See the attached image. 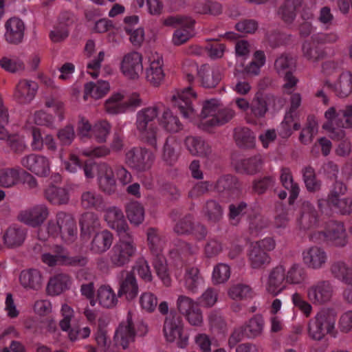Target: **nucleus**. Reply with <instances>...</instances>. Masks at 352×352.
I'll list each match as a JSON object with an SVG mask.
<instances>
[{
  "instance_id": "obj_33",
  "label": "nucleus",
  "mask_w": 352,
  "mask_h": 352,
  "mask_svg": "<svg viewBox=\"0 0 352 352\" xmlns=\"http://www.w3.org/2000/svg\"><path fill=\"white\" fill-rule=\"evenodd\" d=\"M233 137L236 144L240 148H252L255 145V135L248 127L235 128Z\"/></svg>"
},
{
  "instance_id": "obj_18",
  "label": "nucleus",
  "mask_w": 352,
  "mask_h": 352,
  "mask_svg": "<svg viewBox=\"0 0 352 352\" xmlns=\"http://www.w3.org/2000/svg\"><path fill=\"white\" fill-rule=\"evenodd\" d=\"M105 220L109 226L116 231L118 236L132 233L122 210L117 207L107 209Z\"/></svg>"
},
{
  "instance_id": "obj_30",
  "label": "nucleus",
  "mask_w": 352,
  "mask_h": 352,
  "mask_svg": "<svg viewBox=\"0 0 352 352\" xmlns=\"http://www.w3.org/2000/svg\"><path fill=\"white\" fill-rule=\"evenodd\" d=\"M80 201L81 207L87 210H102L105 207L102 196L93 190L82 192L80 195Z\"/></svg>"
},
{
  "instance_id": "obj_38",
  "label": "nucleus",
  "mask_w": 352,
  "mask_h": 352,
  "mask_svg": "<svg viewBox=\"0 0 352 352\" xmlns=\"http://www.w3.org/2000/svg\"><path fill=\"white\" fill-rule=\"evenodd\" d=\"M223 208L214 199H208L202 208V214L206 219L212 223L219 222L223 217Z\"/></svg>"
},
{
  "instance_id": "obj_35",
  "label": "nucleus",
  "mask_w": 352,
  "mask_h": 352,
  "mask_svg": "<svg viewBox=\"0 0 352 352\" xmlns=\"http://www.w3.org/2000/svg\"><path fill=\"white\" fill-rule=\"evenodd\" d=\"M280 179L282 185L289 191V204H293L298 197L300 188L298 184L294 182L292 172L289 168H282Z\"/></svg>"
},
{
  "instance_id": "obj_1",
  "label": "nucleus",
  "mask_w": 352,
  "mask_h": 352,
  "mask_svg": "<svg viewBox=\"0 0 352 352\" xmlns=\"http://www.w3.org/2000/svg\"><path fill=\"white\" fill-rule=\"evenodd\" d=\"M159 115L157 105L148 107L137 113L135 129L140 140L155 151L158 149V141L162 138L161 130L156 122Z\"/></svg>"
},
{
  "instance_id": "obj_40",
  "label": "nucleus",
  "mask_w": 352,
  "mask_h": 352,
  "mask_svg": "<svg viewBox=\"0 0 352 352\" xmlns=\"http://www.w3.org/2000/svg\"><path fill=\"white\" fill-rule=\"evenodd\" d=\"M240 184L238 179L232 175H224L218 178L213 188L219 193H232L238 190Z\"/></svg>"
},
{
  "instance_id": "obj_55",
  "label": "nucleus",
  "mask_w": 352,
  "mask_h": 352,
  "mask_svg": "<svg viewBox=\"0 0 352 352\" xmlns=\"http://www.w3.org/2000/svg\"><path fill=\"white\" fill-rule=\"evenodd\" d=\"M97 297L100 305L106 308L114 307L118 302L116 294L109 286H101L98 290Z\"/></svg>"
},
{
  "instance_id": "obj_10",
  "label": "nucleus",
  "mask_w": 352,
  "mask_h": 352,
  "mask_svg": "<svg viewBox=\"0 0 352 352\" xmlns=\"http://www.w3.org/2000/svg\"><path fill=\"white\" fill-rule=\"evenodd\" d=\"M117 280L118 297H124L129 301L133 300L137 297L139 287L133 272L122 270L118 274Z\"/></svg>"
},
{
  "instance_id": "obj_27",
  "label": "nucleus",
  "mask_w": 352,
  "mask_h": 352,
  "mask_svg": "<svg viewBox=\"0 0 352 352\" xmlns=\"http://www.w3.org/2000/svg\"><path fill=\"white\" fill-rule=\"evenodd\" d=\"M320 43L315 36L311 40L304 42L302 46L303 56L311 63H317L323 60L326 56L324 50L319 46Z\"/></svg>"
},
{
  "instance_id": "obj_50",
  "label": "nucleus",
  "mask_w": 352,
  "mask_h": 352,
  "mask_svg": "<svg viewBox=\"0 0 352 352\" xmlns=\"http://www.w3.org/2000/svg\"><path fill=\"white\" fill-rule=\"evenodd\" d=\"M126 217L131 223L139 226L144 220V208L138 201H131L126 206Z\"/></svg>"
},
{
  "instance_id": "obj_64",
  "label": "nucleus",
  "mask_w": 352,
  "mask_h": 352,
  "mask_svg": "<svg viewBox=\"0 0 352 352\" xmlns=\"http://www.w3.org/2000/svg\"><path fill=\"white\" fill-rule=\"evenodd\" d=\"M80 224L82 230L91 232L99 227L100 221L98 217L94 213L85 212L81 216Z\"/></svg>"
},
{
  "instance_id": "obj_7",
  "label": "nucleus",
  "mask_w": 352,
  "mask_h": 352,
  "mask_svg": "<svg viewBox=\"0 0 352 352\" xmlns=\"http://www.w3.org/2000/svg\"><path fill=\"white\" fill-rule=\"evenodd\" d=\"M154 160L153 152L145 147H133L125 153V163L138 172L149 170Z\"/></svg>"
},
{
  "instance_id": "obj_42",
  "label": "nucleus",
  "mask_w": 352,
  "mask_h": 352,
  "mask_svg": "<svg viewBox=\"0 0 352 352\" xmlns=\"http://www.w3.org/2000/svg\"><path fill=\"white\" fill-rule=\"evenodd\" d=\"M332 91L340 97L345 98L352 93V74L349 71L342 72L338 82L333 85Z\"/></svg>"
},
{
  "instance_id": "obj_44",
  "label": "nucleus",
  "mask_w": 352,
  "mask_h": 352,
  "mask_svg": "<svg viewBox=\"0 0 352 352\" xmlns=\"http://www.w3.org/2000/svg\"><path fill=\"white\" fill-rule=\"evenodd\" d=\"M146 238L151 253L153 254H161L165 245V239L158 229L148 228L146 230Z\"/></svg>"
},
{
  "instance_id": "obj_26",
  "label": "nucleus",
  "mask_w": 352,
  "mask_h": 352,
  "mask_svg": "<svg viewBox=\"0 0 352 352\" xmlns=\"http://www.w3.org/2000/svg\"><path fill=\"white\" fill-rule=\"evenodd\" d=\"M45 199L54 206L66 205L69 201V191L63 187L50 185L43 191Z\"/></svg>"
},
{
  "instance_id": "obj_11",
  "label": "nucleus",
  "mask_w": 352,
  "mask_h": 352,
  "mask_svg": "<svg viewBox=\"0 0 352 352\" xmlns=\"http://www.w3.org/2000/svg\"><path fill=\"white\" fill-rule=\"evenodd\" d=\"M177 309L185 316L188 322L193 326H201L203 316L199 305L190 298L181 295L177 300Z\"/></svg>"
},
{
  "instance_id": "obj_29",
  "label": "nucleus",
  "mask_w": 352,
  "mask_h": 352,
  "mask_svg": "<svg viewBox=\"0 0 352 352\" xmlns=\"http://www.w3.org/2000/svg\"><path fill=\"white\" fill-rule=\"evenodd\" d=\"M26 232L24 229L17 226H10L3 233L2 239L8 248L21 246L25 239Z\"/></svg>"
},
{
  "instance_id": "obj_46",
  "label": "nucleus",
  "mask_w": 352,
  "mask_h": 352,
  "mask_svg": "<svg viewBox=\"0 0 352 352\" xmlns=\"http://www.w3.org/2000/svg\"><path fill=\"white\" fill-rule=\"evenodd\" d=\"M274 67L279 76L294 72L296 67V60L289 54H282L276 58Z\"/></svg>"
},
{
  "instance_id": "obj_53",
  "label": "nucleus",
  "mask_w": 352,
  "mask_h": 352,
  "mask_svg": "<svg viewBox=\"0 0 352 352\" xmlns=\"http://www.w3.org/2000/svg\"><path fill=\"white\" fill-rule=\"evenodd\" d=\"M307 278L306 270L298 263H294L286 272V280L292 285L302 284Z\"/></svg>"
},
{
  "instance_id": "obj_17",
  "label": "nucleus",
  "mask_w": 352,
  "mask_h": 352,
  "mask_svg": "<svg viewBox=\"0 0 352 352\" xmlns=\"http://www.w3.org/2000/svg\"><path fill=\"white\" fill-rule=\"evenodd\" d=\"M190 67L192 68V70L198 72L201 85L206 88L215 87L219 83L223 76L222 69L219 67H213L211 70L208 69L206 66H201L200 69H198L195 63L191 64Z\"/></svg>"
},
{
  "instance_id": "obj_58",
  "label": "nucleus",
  "mask_w": 352,
  "mask_h": 352,
  "mask_svg": "<svg viewBox=\"0 0 352 352\" xmlns=\"http://www.w3.org/2000/svg\"><path fill=\"white\" fill-rule=\"evenodd\" d=\"M336 317L333 311L324 309L318 312L314 319L329 333L334 329Z\"/></svg>"
},
{
  "instance_id": "obj_48",
  "label": "nucleus",
  "mask_w": 352,
  "mask_h": 352,
  "mask_svg": "<svg viewBox=\"0 0 352 352\" xmlns=\"http://www.w3.org/2000/svg\"><path fill=\"white\" fill-rule=\"evenodd\" d=\"M160 122L162 126L170 133H177L183 129V124L178 117L168 109L164 111Z\"/></svg>"
},
{
  "instance_id": "obj_19",
  "label": "nucleus",
  "mask_w": 352,
  "mask_h": 352,
  "mask_svg": "<svg viewBox=\"0 0 352 352\" xmlns=\"http://www.w3.org/2000/svg\"><path fill=\"white\" fill-rule=\"evenodd\" d=\"M149 66L146 69V78L153 86L158 87L164 78L163 60L158 54H153L148 59Z\"/></svg>"
},
{
  "instance_id": "obj_5",
  "label": "nucleus",
  "mask_w": 352,
  "mask_h": 352,
  "mask_svg": "<svg viewBox=\"0 0 352 352\" xmlns=\"http://www.w3.org/2000/svg\"><path fill=\"white\" fill-rule=\"evenodd\" d=\"M146 332L147 326L144 322L140 324L137 331L135 330L132 314L129 312L126 320L122 322L116 329L114 336L115 344L123 349H129L134 343L138 333L144 336Z\"/></svg>"
},
{
  "instance_id": "obj_6",
  "label": "nucleus",
  "mask_w": 352,
  "mask_h": 352,
  "mask_svg": "<svg viewBox=\"0 0 352 352\" xmlns=\"http://www.w3.org/2000/svg\"><path fill=\"white\" fill-rule=\"evenodd\" d=\"M169 100L173 107H177L185 118H193L197 115L195 102L197 94L191 87L175 90L169 96Z\"/></svg>"
},
{
  "instance_id": "obj_24",
  "label": "nucleus",
  "mask_w": 352,
  "mask_h": 352,
  "mask_svg": "<svg viewBox=\"0 0 352 352\" xmlns=\"http://www.w3.org/2000/svg\"><path fill=\"white\" fill-rule=\"evenodd\" d=\"M184 144L193 156L207 157L212 152L210 146L199 136H187L184 140Z\"/></svg>"
},
{
  "instance_id": "obj_45",
  "label": "nucleus",
  "mask_w": 352,
  "mask_h": 352,
  "mask_svg": "<svg viewBox=\"0 0 352 352\" xmlns=\"http://www.w3.org/2000/svg\"><path fill=\"white\" fill-rule=\"evenodd\" d=\"M109 90V85L106 81H98L97 83L88 82L84 87V99L87 100L90 96L94 99L103 97Z\"/></svg>"
},
{
  "instance_id": "obj_47",
  "label": "nucleus",
  "mask_w": 352,
  "mask_h": 352,
  "mask_svg": "<svg viewBox=\"0 0 352 352\" xmlns=\"http://www.w3.org/2000/svg\"><path fill=\"white\" fill-rule=\"evenodd\" d=\"M124 95L120 93L112 94L104 102V110L109 114H118L126 111V106L124 103Z\"/></svg>"
},
{
  "instance_id": "obj_56",
  "label": "nucleus",
  "mask_w": 352,
  "mask_h": 352,
  "mask_svg": "<svg viewBox=\"0 0 352 352\" xmlns=\"http://www.w3.org/2000/svg\"><path fill=\"white\" fill-rule=\"evenodd\" d=\"M318 124L313 116L307 118L305 127H304L299 136V140L304 144H310L318 132Z\"/></svg>"
},
{
  "instance_id": "obj_16",
  "label": "nucleus",
  "mask_w": 352,
  "mask_h": 352,
  "mask_svg": "<svg viewBox=\"0 0 352 352\" xmlns=\"http://www.w3.org/2000/svg\"><path fill=\"white\" fill-rule=\"evenodd\" d=\"M97 170L99 188L109 195L115 193L116 182L112 168L106 163H101Z\"/></svg>"
},
{
  "instance_id": "obj_32",
  "label": "nucleus",
  "mask_w": 352,
  "mask_h": 352,
  "mask_svg": "<svg viewBox=\"0 0 352 352\" xmlns=\"http://www.w3.org/2000/svg\"><path fill=\"white\" fill-rule=\"evenodd\" d=\"M318 222V212L314 206L308 201L302 203L299 223L302 228L308 230L314 228Z\"/></svg>"
},
{
  "instance_id": "obj_2",
  "label": "nucleus",
  "mask_w": 352,
  "mask_h": 352,
  "mask_svg": "<svg viewBox=\"0 0 352 352\" xmlns=\"http://www.w3.org/2000/svg\"><path fill=\"white\" fill-rule=\"evenodd\" d=\"M46 230L50 236L61 239L67 243H73L77 237L76 223L71 214L59 212L55 219L50 220L46 226Z\"/></svg>"
},
{
  "instance_id": "obj_14",
  "label": "nucleus",
  "mask_w": 352,
  "mask_h": 352,
  "mask_svg": "<svg viewBox=\"0 0 352 352\" xmlns=\"http://www.w3.org/2000/svg\"><path fill=\"white\" fill-rule=\"evenodd\" d=\"M121 70L126 77L138 79L143 72L142 54L137 52L125 54L121 62Z\"/></svg>"
},
{
  "instance_id": "obj_60",
  "label": "nucleus",
  "mask_w": 352,
  "mask_h": 352,
  "mask_svg": "<svg viewBox=\"0 0 352 352\" xmlns=\"http://www.w3.org/2000/svg\"><path fill=\"white\" fill-rule=\"evenodd\" d=\"M230 276V267L225 263H218L214 267L212 280L214 285L226 283Z\"/></svg>"
},
{
  "instance_id": "obj_34",
  "label": "nucleus",
  "mask_w": 352,
  "mask_h": 352,
  "mask_svg": "<svg viewBox=\"0 0 352 352\" xmlns=\"http://www.w3.org/2000/svg\"><path fill=\"white\" fill-rule=\"evenodd\" d=\"M248 260L250 266L254 269H260L269 265L271 261L270 256L258 246L251 244L248 252Z\"/></svg>"
},
{
  "instance_id": "obj_37",
  "label": "nucleus",
  "mask_w": 352,
  "mask_h": 352,
  "mask_svg": "<svg viewBox=\"0 0 352 352\" xmlns=\"http://www.w3.org/2000/svg\"><path fill=\"white\" fill-rule=\"evenodd\" d=\"M71 285V277L67 274H58L51 278L47 287L50 295L56 296L67 289Z\"/></svg>"
},
{
  "instance_id": "obj_62",
  "label": "nucleus",
  "mask_w": 352,
  "mask_h": 352,
  "mask_svg": "<svg viewBox=\"0 0 352 352\" xmlns=\"http://www.w3.org/2000/svg\"><path fill=\"white\" fill-rule=\"evenodd\" d=\"M110 130L111 125L107 120H100L94 125L91 130V136L96 138L98 142H103L106 141Z\"/></svg>"
},
{
  "instance_id": "obj_3",
  "label": "nucleus",
  "mask_w": 352,
  "mask_h": 352,
  "mask_svg": "<svg viewBox=\"0 0 352 352\" xmlns=\"http://www.w3.org/2000/svg\"><path fill=\"white\" fill-rule=\"evenodd\" d=\"M119 240L109 253L113 267H121L127 265L135 256L137 246L132 233L119 235Z\"/></svg>"
},
{
  "instance_id": "obj_25",
  "label": "nucleus",
  "mask_w": 352,
  "mask_h": 352,
  "mask_svg": "<svg viewBox=\"0 0 352 352\" xmlns=\"http://www.w3.org/2000/svg\"><path fill=\"white\" fill-rule=\"evenodd\" d=\"M326 238L335 246H345L347 243V236L344 223L339 221L331 222L327 230Z\"/></svg>"
},
{
  "instance_id": "obj_51",
  "label": "nucleus",
  "mask_w": 352,
  "mask_h": 352,
  "mask_svg": "<svg viewBox=\"0 0 352 352\" xmlns=\"http://www.w3.org/2000/svg\"><path fill=\"white\" fill-rule=\"evenodd\" d=\"M155 258L153 261V265L159 276L162 280L164 285L168 287L170 285L171 279L168 273L166 259L162 254H153Z\"/></svg>"
},
{
  "instance_id": "obj_57",
  "label": "nucleus",
  "mask_w": 352,
  "mask_h": 352,
  "mask_svg": "<svg viewBox=\"0 0 352 352\" xmlns=\"http://www.w3.org/2000/svg\"><path fill=\"white\" fill-rule=\"evenodd\" d=\"M303 181L307 190L310 192L319 191L321 188V182L318 179L315 170L311 166L302 169Z\"/></svg>"
},
{
  "instance_id": "obj_52",
  "label": "nucleus",
  "mask_w": 352,
  "mask_h": 352,
  "mask_svg": "<svg viewBox=\"0 0 352 352\" xmlns=\"http://www.w3.org/2000/svg\"><path fill=\"white\" fill-rule=\"evenodd\" d=\"M243 327L248 338H255L262 334L264 327L263 318L261 315L256 314Z\"/></svg>"
},
{
  "instance_id": "obj_23",
  "label": "nucleus",
  "mask_w": 352,
  "mask_h": 352,
  "mask_svg": "<svg viewBox=\"0 0 352 352\" xmlns=\"http://www.w3.org/2000/svg\"><path fill=\"white\" fill-rule=\"evenodd\" d=\"M264 164V158L261 154L241 159L235 163V168L239 173L253 175L259 173Z\"/></svg>"
},
{
  "instance_id": "obj_15",
  "label": "nucleus",
  "mask_w": 352,
  "mask_h": 352,
  "mask_svg": "<svg viewBox=\"0 0 352 352\" xmlns=\"http://www.w3.org/2000/svg\"><path fill=\"white\" fill-rule=\"evenodd\" d=\"M303 263L309 269L319 270L322 268L327 261V254L319 246L313 245L305 249L302 253Z\"/></svg>"
},
{
  "instance_id": "obj_49",
  "label": "nucleus",
  "mask_w": 352,
  "mask_h": 352,
  "mask_svg": "<svg viewBox=\"0 0 352 352\" xmlns=\"http://www.w3.org/2000/svg\"><path fill=\"white\" fill-rule=\"evenodd\" d=\"M179 155V144L173 138H167L162 149V160L166 164L173 165Z\"/></svg>"
},
{
  "instance_id": "obj_31",
  "label": "nucleus",
  "mask_w": 352,
  "mask_h": 352,
  "mask_svg": "<svg viewBox=\"0 0 352 352\" xmlns=\"http://www.w3.org/2000/svg\"><path fill=\"white\" fill-rule=\"evenodd\" d=\"M19 281L23 287L34 290H38L43 285L41 274L36 269L23 270L19 276Z\"/></svg>"
},
{
  "instance_id": "obj_63",
  "label": "nucleus",
  "mask_w": 352,
  "mask_h": 352,
  "mask_svg": "<svg viewBox=\"0 0 352 352\" xmlns=\"http://www.w3.org/2000/svg\"><path fill=\"white\" fill-rule=\"evenodd\" d=\"M265 39L271 47L276 48L286 45L289 41V36L278 31H271L266 34Z\"/></svg>"
},
{
  "instance_id": "obj_4",
  "label": "nucleus",
  "mask_w": 352,
  "mask_h": 352,
  "mask_svg": "<svg viewBox=\"0 0 352 352\" xmlns=\"http://www.w3.org/2000/svg\"><path fill=\"white\" fill-rule=\"evenodd\" d=\"M234 116V110L228 108L221 109L219 101L212 99L204 102L199 116L204 126L215 127L228 122Z\"/></svg>"
},
{
  "instance_id": "obj_41",
  "label": "nucleus",
  "mask_w": 352,
  "mask_h": 352,
  "mask_svg": "<svg viewBox=\"0 0 352 352\" xmlns=\"http://www.w3.org/2000/svg\"><path fill=\"white\" fill-rule=\"evenodd\" d=\"M330 210L341 215H350L352 213V197H342L325 200Z\"/></svg>"
},
{
  "instance_id": "obj_8",
  "label": "nucleus",
  "mask_w": 352,
  "mask_h": 352,
  "mask_svg": "<svg viewBox=\"0 0 352 352\" xmlns=\"http://www.w3.org/2000/svg\"><path fill=\"white\" fill-rule=\"evenodd\" d=\"M163 331L168 342L178 340V345L181 348L188 344V337L183 333V323L181 317L176 313L170 311L165 318Z\"/></svg>"
},
{
  "instance_id": "obj_12",
  "label": "nucleus",
  "mask_w": 352,
  "mask_h": 352,
  "mask_svg": "<svg viewBox=\"0 0 352 352\" xmlns=\"http://www.w3.org/2000/svg\"><path fill=\"white\" fill-rule=\"evenodd\" d=\"M287 284L285 267L283 265H278L270 271L265 283V291L275 297L287 288Z\"/></svg>"
},
{
  "instance_id": "obj_28",
  "label": "nucleus",
  "mask_w": 352,
  "mask_h": 352,
  "mask_svg": "<svg viewBox=\"0 0 352 352\" xmlns=\"http://www.w3.org/2000/svg\"><path fill=\"white\" fill-rule=\"evenodd\" d=\"M304 0H285L278 10V16L284 23L291 24L297 15V10L302 6Z\"/></svg>"
},
{
  "instance_id": "obj_20",
  "label": "nucleus",
  "mask_w": 352,
  "mask_h": 352,
  "mask_svg": "<svg viewBox=\"0 0 352 352\" xmlns=\"http://www.w3.org/2000/svg\"><path fill=\"white\" fill-rule=\"evenodd\" d=\"M49 210L45 204L36 205L33 208L22 211L19 219L32 226L41 225L48 217Z\"/></svg>"
},
{
  "instance_id": "obj_59",
  "label": "nucleus",
  "mask_w": 352,
  "mask_h": 352,
  "mask_svg": "<svg viewBox=\"0 0 352 352\" xmlns=\"http://www.w3.org/2000/svg\"><path fill=\"white\" fill-rule=\"evenodd\" d=\"M212 188L213 183L209 181L197 182L190 188L188 196L191 199H197L209 194Z\"/></svg>"
},
{
  "instance_id": "obj_9",
  "label": "nucleus",
  "mask_w": 352,
  "mask_h": 352,
  "mask_svg": "<svg viewBox=\"0 0 352 352\" xmlns=\"http://www.w3.org/2000/svg\"><path fill=\"white\" fill-rule=\"evenodd\" d=\"M334 288L329 280H320L307 288V296L314 305H322L331 301Z\"/></svg>"
},
{
  "instance_id": "obj_54",
  "label": "nucleus",
  "mask_w": 352,
  "mask_h": 352,
  "mask_svg": "<svg viewBox=\"0 0 352 352\" xmlns=\"http://www.w3.org/2000/svg\"><path fill=\"white\" fill-rule=\"evenodd\" d=\"M17 168H6L0 170V186L12 188L19 182L20 172Z\"/></svg>"
},
{
  "instance_id": "obj_43",
  "label": "nucleus",
  "mask_w": 352,
  "mask_h": 352,
  "mask_svg": "<svg viewBox=\"0 0 352 352\" xmlns=\"http://www.w3.org/2000/svg\"><path fill=\"white\" fill-rule=\"evenodd\" d=\"M269 100L268 96L257 92L250 103L251 114L256 118L264 117L268 111Z\"/></svg>"
},
{
  "instance_id": "obj_21",
  "label": "nucleus",
  "mask_w": 352,
  "mask_h": 352,
  "mask_svg": "<svg viewBox=\"0 0 352 352\" xmlns=\"http://www.w3.org/2000/svg\"><path fill=\"white\" fill-rule=\"evenodd\" d=\"M5 38L11 44H19L23 38L25 25L18 17H11L5 23Z\"/></svg>"
},
{
  "instance_id": "obj_39",
  "label": "nucleus",
  "mask_w": 352,
  "mask_h": 352,
  "mask_svg": "<svg viewBox=\"0 0 352 352\" xmlns=\"http://www.w3.org/2000/svg\"><path fill=\"white\" fill-rule=\"evenodd\" d=\"M113 241V236L107 230L97 233L91 241V250L101 254L109 249Z\"/></svg>"
},
{
  "instance_id": "obj_22",
  "label": "nucleus",
  "mask_w": 352,
  "mask_h": 352,
  "mask_svg": "<svg viewBox=\"0 0 352 352\" xmlns=\"http://www.w3.org/2000/svg\"><path fill=\"white\" fill-rule=\"evenodd\" d=\"M36 89L37 85L35 82L21 80L16 86L14 98L20 104H28L34 99Z\"/></svg>"
},
{
  "instance_id": "obj_36",
  "label": "nucleus",
  "mask_w": 352,
  "mask_h": 352,
  "mask_svg": "<svg viewBox=\"0 0 352 352\" xmlns=\"http://www.w3.org/2000/svg\"><path fill=\"white\" fill-rule=\"evenodd\" d=\"M329 270L333 277L346 285H352V269L345 262L342 261L333 262Z\"/></svg>"
},
{
  "instance_id": "obj_61",
  "label": "nucleus",
  "mask_w": 352,
  "mask_h": 352,
  "mask_svg": "<svg viewBox=\"0 0 352 352\" xmlns=\"http://www.w3.org/2000/svg\"><path fill=\"white\" fill-rule=\"evenodd\" d=\"M228 296L234 300L246 299L252 296V289L247 285L238 283L230 287Z\"/></svg>"
},
{
  "instance_id": "obj_13",
  "label": "nucleus",
  "mask_w": 352,
  "mask_h": 352,
  "mask_svg": "<svg viewBox=\"0 0 352 352\" xmlns=\"http://www.w3.org/2000/svg\"><path fill=\"white\" fill-rule=\"evenodd\" d=\"M21 165L38 177H47L50 173V162L45 156L29 154L21 160Z\"/></svg>"
}]
</instances>
